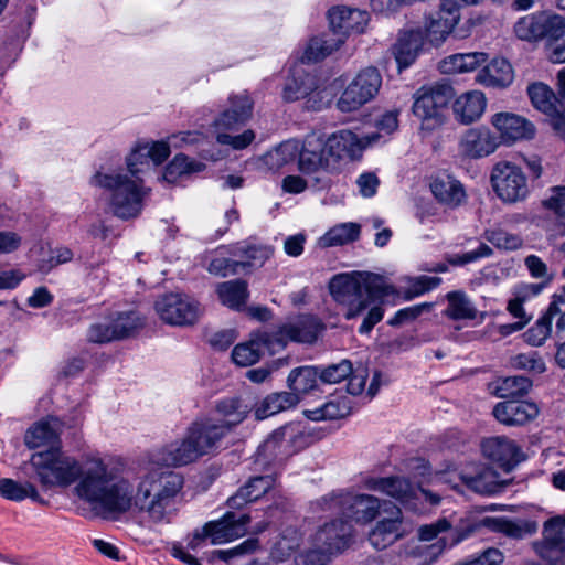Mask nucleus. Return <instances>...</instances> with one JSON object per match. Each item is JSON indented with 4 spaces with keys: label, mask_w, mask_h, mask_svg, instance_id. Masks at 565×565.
<instances>
[{
    "label": "nucleus",
    "mask_w": 565,
    "mask_h": 565,
    "mask_svg": "<svg viewBox=\"0 0 565 565\" xmlns=\"http://www.w3.org/2000/svg\"><path fill=\"white\" fill-rule=\"evenodd\" d=\"M30 463L44 487L66 488L76 482L74 493L82 500L98 505L124 509L127 484L111 483L113 471L98 457L77 460L61 449H47L31 456Z\"/></svg>",
    "instance_id": "nucleus-1"
},
{
    "label": "nucleus",
    "mask_w": 565,
    "mask_h": 565,
    "mask_svg": "<svg viewBox=\"0 0 565 565\" xmlns=\"http://www.w3.org/2000/svg\"><path fill=\"white\" fill-rule=\"evenodd\" d=\"M119 481L127 484L125 497L128 502L124 509L103 505L105 512L125 513L134 507L150 524L171 523L178 510V497L184 484L180 473L173 471L148 472L139 480L136 490L129 480L113 473L111 483Z\"/></svg>",
    "instance_id": "nucleus-2"
},
{
    "label": "nucleus",
    "mask_w": 565,
    "mask_h": 565,
    "mask_svg": "<svg viewBox=\"0 0 565 565\" xmlns=\"http://www.w3.org/2000/svg\"><path fill=\"white\" fill-rule=\"evenodd\" d=\"M90 184L104 190L109 212L122 221L137 218L151 193L142 177L129 174L122 168L97 171Z\"/></svg>",
    "instance_id": "nucleus-3"
},
{
    "label": "nucleus",
    "mask_w": 565,
    "mask_h": 565,
    "mask_svg": "<svg viewBox=\"0 0 565 565\" xmlns=\"http://www.w3.org/2000/svg\"><path fill=\"white\" fill-rule=\"evenodd\" d=\"M329 289L332 298L343 306V316L347 320L356 318L371 302L392 292V287L385 279L372 273L335 275L329 284Z\"/></svg>",
    "instance_id": "nucleus-4"
},
{
    "label": "nucleus",
    "mask_w": 565,
    "mask_h": 565,
    "mask_svg": "<svg viewBox=\"0 0 565 565\" xmlns=\"http://www.w3.org/2000/svg\"><path fill=\"white\" fill-rule=\"evenodd\" d=\"M316 509L323 512L339 514L344 520L358 523L373 521L380 511V500L370 494H354L344 491H332L317 500Z\"/></svg>",
    "instance_id": "nucleus-5"
},
{
    "label": "nucleus",
    "mask_w": 565,
    "mask_h": 565,
    "mask_svg": "<svg viewBox=\"0 0 565 565\" xmlns=\"http://www.w3.org/2000/svg\"><path fill=\"white\" fill-rule=\"evenodd\" d=\"M298 169L306 175L313 177V186L318 190L328 189L331 185V174H334L332 159L324 142L323 136L308 135L302 145H299Z\"/></svg>",
    "instance_id": "nucleus-6"
},
{
    "label": "nucleus",
    "mask_w": 565,
    "mask_h": 565,
    "mask_svg": "<svg viewBox=\"0 0 565 565\" xmlns=\"http://www.w3.org/2000/svg\"><path fill=\"white\" fill-rule=\"evenodd\" d=\"M455 93L448 84L423 86L414 95L413 114L422 121V129L434 130L444 122V110Z\"/></svg>",
    "instance_id": "nucleus-7"
},
{
    "label": "nucleus",
    "mask_w": 565,
    "mask_h": 565,
    "mask_svg": "<svg viewBox=\"0 0 565 565\" xmlns=\"http://www.w3.org/2000/svg\"><path fill=\"white\" fill-rule=\"evenodd\" d=\"M490 181L494 193L503 203L523 202L530 194L525 173L513 162H497L492 168Z\"/></svg>",
    "instance_id": "nucleus-8"
},
{
    "label": "nucleus",
    "mask_w": 565,
    "mask_h": 565,
    "mask_svg": "<svg viewBox=\"0 0 565 565\" xmlns=\"http://www.w3.org/2000/svg\"><path fill=\"white\" fill-rule=\"evenodd\" d=\"M382 87V75L374 66L361 70L347 85L337 100V108L351 113L373 100Z\"/></svg>",
    "instance_id": "nucleus-9"
},
{
    "label": "nucleus",
    "mask_w": 565,
    "mask_h": 565,
    "mask_svg": "<svg viewBox=\"0 0 565 565\" xmlns=\"http://www.w3.org/2000/svg\"><path fill=\"white\" fill-rule=\"evenodd\" d=\"M154 309L163 322L177 327L195 324L203 312L199 301L181 292L160 296L154 302Z\"/></svg>",
    "instance_id": "nucleus-10"
},
{
    "label": "nucleus",
    "mask_w": 565,
    "mask_h": 565,
    "mask_svg": "<svg viewBox=\"0 0 565 565\" xmlns=\"http://www.w3.org/2000/svg\"><path fill=\"white\" fill-rule=\"evenodd\" d=\"M140 327L135 312L118 313L114 319H107L90 326L87 338L94 343H106L132 335Z\"/></svg>",
    "instance_id": "nucleus-11"
},
{
    "label": "nucleus",
    "mask_w": 565,
    "mask_h": 565,
    "mask_svg": "<svg viewBox=\"0 0 565 565\" xmlns=\"http://www.w3.org/2000/svg\"><path fill=\"white\" fill-rule=\"evenodd\" d=\"M308 438L301 423H288L274 430L260 450L273 457L288 455L305 447Z\"/></svg>",
    "instance_id": "nucleus-12"
},
{
    "label": "nucleus",
    "mask_w": 565,
    "mask_h": 565,
    "mask_svg": "<svg viewBox=\"0 0 565 565\" xmlns=\"http://www.w3.org/2000/svg\"><path fill=\"white\" fill-rule=\"evenodd\" d=\"M249 522L248 514L228 511L220 520L207 522L201 535L211 539L213 545L223 544L245 535Z\"/></svg>",
    "instance_id": "nucleus-13"
},
{
    "label": "nucleus",
    "mask_w": 565,
    "mask_h": 565,
    "mask_svg": "<svg viewBox=\"0 0 565 565\" xmlns=\"http://www.w3.org/2000/svg\"><path fill=\"white\" fill-rule=\"evenodd\" d=\"M170 154V147L164 141L139 142L126 158L125 172L142 177L150 166L161 164Z\"/></svg>",
    "instance_id": "nucleus-14"
},
{
    "label": "nucleus",
    "mask_w": 565,
    "mask_h": 565,
    "mask_svg": "<svg viewBox=\"0 0 565 565\" xmlns=\"http://www.w3.org/2000/svg\"><path fill=\"white\" fill-rule=\"evenodd\" d=\"M459 19V6L455 0H439L438 10L430 13L426 21L428 40L435 44L443 42Z\"/></svg>",
    "instance_id": "nucleus-15"
},
{
    "label": "nucleus",
    "mask_w": 565,
    "mask_h": 565,
    "mask_svg": "<svg viewBox=\"0 0 565 565\" xmlns=\"http://www.w3.org/2000/svg\"><path fill=\"white\" fill-rule=\"evenodd\" d=\"M352 526L349 521L341 519L326 523L315 535L318 550L324 554L342 552L350 544Z\"/></svg>",
    "instance_id": "nucleus-16"
},
{
    "label": "nucleus",
    "mask_w": 565,
    "mask_h": 565,
    "mask_svg": "<svg viewBox=\"0 0 565 565\" xmlns=\"http://www.w3.org/2000/svg\"><path fill=\"white\" fill-rule=\"evenodd\" d=\"M186 434L202 457L220 447L222 439L228 435V426L213 419L198 420L191 424Z\"/></svg>",
    "instance_id": "nucleus-17"
},
{
    "label": "nucleus",
    "mask_w": 565,
    "mask_h": 565,
    "mask_svg": "<svg viewBox=\"0 0 565 565\" xmlns=\"http://www.w3.org/2000/svg\"><path fill=\"white\" fill-rule=\"evenodd\" d=\"M324 142L335 173L341 169L344 161H351L360 157L362 152V143L358 136L350 130L342 129L333 132Z\"/></svg>",
    "instance_id": "nucleus-18"
},
{
    "label": "nucleus",
    "mask_w": 565,
    "mask_h": 565,
    "mask_svg": "<svg viewBox=\"0 0 565 565\" xmlns=\"http://www.w3.org/2000/svg\"><path fill=\"white\" fill-rule=\"evenodd\" d=\"M331 32L343 40L351 33L360 34L369 22V13L359 9L335 7L328 13Z\"/></svg>",
    "instance_id": "nucleus-19"
},
{
    "label": "nucleus",
    "mask_w": 565,
    "mask_h": 565,
    "mask_svg": "<svg viewBox=\"0 0 565 565\" xmlns=\"http://www.w3.org/2000/svg\"><path fill=\"white\" fill-rule=\"evenodd\" d=\"M492 414L498 422L505 426H523L536 418L539 407L535 403L509 399L498 403Z\"/></svg>",
    "instance_id": "nucleus-20"
},
{
    "label": "nucleus",
    "mask_w": 565,
    "mask_h": 565,
    "mask_svg": "<svg viewBox=\"0 0 565 565\" xmlns=\"http://www.w3.org/2000/svg\"><path fill=\"white\" fill-rule=\"evenodd\" d=\"M498 146L497 137L486 127L468 129L459 141L460 153L472 159L490 156Z\"/></svg>",
    "instance_id": "nucleus-21"
},
{
    "label": "nucleus",
    "mask_w": 565,
    "mask_h": 565,
    "mask_svg": "<svg viewBox=\"0 0 565 565\" xmlns=\"http://www.w3.org/2000/svg\"><path fill=\"white\" fill-rule=\"evenodd\" d=\"M366 489L384 493L401 503H408L416 498L418 488L404 477H372L364 481Z\"/></svg>",
    "instance_id": "nucleus-22"
},
{
    "label": "nucleus",
    "mask_w": 565,
    "mask_h": 565,
    "mask_svg": "<svg viewBox=\"0 0 565 565\" xmlns=\"http://www.w3.org/2000/svg\"><path fill=\"white\" fill-rule=\"evenodd\" d=\"M230 106L214 121L217 132L237 129L252 116L253 100L246 93L228 98Z\"/></svg>",
    "instance_id": "nucleus-23"
},
{
    "label": "nucleus",
    "mask_w": 565,
    "mask_h": 565,
    "mask_svg": "<svg viewBox=\"0 0 565 565\" xmlns=\"http://www.w3.org/2000/svg\"><path fill=\"white\" fill-rule=\"evenodd\" d=\"M482 454L501 467H511L522 460L523 454L514 440L504 436L487 438L481 444Z\"/></svg>",
    "instance_id": "nucleus-24"
},
{
    "label": "nucleus",
    "mask_w": 565,
    "mask_h": 565,
    "mask_svg": "<svg viewBox=\"0 0 565 565\" xmlns=\"http://www.w3.org/2000/svg\"><path fill=\"white\" fill-rule=\"evenodd\" d=\"M491 122L507 141L531 139L535 135L534 125L515 114L498 113L493 115Z\"/></svg>",
    "instance_id": "nucleus-25"
},
{
    "label": "nucleus",
    "mask_w": 565,
    "mask_h": 565,
    "mask_svg": "<svg viewBox=\"0 0 565 565\" xmlns=\"http://www.w3.org/2000/svg\"><path fill=\"white\" fill-rule=\"evenodd\" d=\"M558 95L557 98L554 92L543 83H535L529 86L527 94L532 105L540 111L546 114L548 111L555 113V107L565 103V67L557 74Z\"/></svg>",
    "instance_id": "nucleus-26"
},
{
    "label": "nucleus",
    "mask_w": 565,
    "mask_h": 565,
    "mask_svg": "<svg viewBox=\"0 0 565 565\" xmlns=\"http://www.w3.org/2000/svg\"><path fill=\"white\" fill-rule=\"evenodd\" d=\"M25 445L31 448L47 446L49 449L60 448V422L56 418L41 420L31 426L24 437Z\"/></svg>",
    "instance_id": "nucleus-27"
},
{
    "label": "nucleus",
    "mask_w": 565,
    "mask_h": 565,
    "mask_svg": "<svg viewBox=\"0 0 565 565\" xmlns=\"http://www.w3.org/2000/svg\"><path fill=\"white\" fill-rule=\"evenodd\" d=\"M274 484L275 478L270 475L252 477L235 494L227 499V505L231 509L239 510L247 503L262 498Z\"/></svg>",
    "instance_id": "nucleus-28"
},
{
    "label": "nucleus",
    "mask_w": 565,
    "mask_h": 565,
    "mask_svg": "<svg viewBox=\"0 0 565 565\" xmlns=\"http://www.w3.org/2000/svg\"><path fill=\"white\" fill-rule=\"evenodd\" d=\"M159 456L158 461L168 467L185 466L201 457L188 434L182 440L162 448Z\"/></svg>",
    "instance_id": "nucleus-29"
},
{
    "label": "nucleus",
    "mask_w": 565,
    "mask_h": 565,
    "mask_svg": "<svg viewBox=\"0 0 565 565\" xmlns=\"http://www.w3.org/2000/svg\"><path fill=\"white\" fill-rule=\"evenodd\" d=\"M404 535L401 511L397 510L395 516L383 519L376 523L369 534V541L376 550H384Z\"/></svg>",
    "instance_id": "nucleus-30"
},
{
    "label": "nucleus",
    "mask_w": 565,
    "mask_h": 565,
    "mask_svg": "<svg viewBox=\"0 0 565 565\" xmlns=\"http://www.w3.org/2000/svg\"><path fill=\"white\" fill-rule=\"evenodd\" d=\"M514 77L511 64L504 58H493L476 77V81L486 87L504 88Z\"/></svg>",
    "instance_id": "nucleus-31"
},
{
    "label": "nucleus",
    "mask_w": 565,
    "mask_h": 565,
    "mask_svg": "<svg viewBox=\"0 0 565 565\" xmlns=\"http://www.w3.org/2000/svg\"><path fill=\"white\" fill-rule=\"evenodd\" d=\"M487 105L483 93L472 90L462 94L454 103L456 118L462 124H471L479 119Z\"/></svg>",
    "instance_id": "nucleus-32"
},
{
    "label": "nucleus",
    "mask_w": 565,
    "mask_h": 565,
    "mask_svg": "<svg viewBox=\"0 0 565 565\" xmlns=\"http://www.w3.org/2000/svg\"><path fill=\"white\" fill-rule=\"evenodd\" d=\"M317 88L316 79L301 67L291 68V75L286 79L282 88V98L287 103L307 97Z\"/></svg>",
    "instance_id": "nucleus-33"
},
{
    "label": "nucleus",
    "mask_w": 565,
    "mask_h": 565,
    "mask_svg": "<svg viewBox=\"0 0 565 565\" xmlns=\"http://www.w3.org/2000/svg\"><path fill=\"white\" fill-rule=\"evenodd\" d=\"M422 44V34L419 31L411 30L399 34L397 42L393 46V55L399 71L407 68L414 63Z\"/></svg>",
    "instance_id": "nucleus-34"
},
{
    "label": "nucleus",
    "mask_w": 565,
    "mask_h": 565,
    "mask_svg": "<svg viewBox=\"0 0 565 565\" xmlns=\"http://www.w3.org/2000/svg\"><path fill=\"white\" fill-rule=\"evenodd\" d=\"M434 196L443 204L456 207L466 198L461 183L450 175H438L430 183Z\"/></svg>",
    "instance_id": "nucleus-35"
},
{
    "label": "nucleus",
    "mask_w": 565,
    "mask_h": 565,
    "mask_svg": "<svg viewBox=\"0 0 565 565\" xmlns=\"http://www.w3.org/2000/svg\"><path fill=\"white\" fill-rule=\"evenodd\" d=\"M319 330L318 320L310 315L299 316L282 324V332L294 342L312 343L317 340Z\"/></svg>",
    "instance_id": "nucleus-36"
},
{
    "label": "nucleus",
    "mask_w": 565,
    "mask_h": 565,
    "mask_svg": "<svg viewBox=\"0 0 565 565\" xmlns=\"http://www.w3.org/2000/svg\"><path fill=\"white\" fill-rule=\"evenodd\" d=\"M231 255L239 259L242 270H247L262 266L273 255V249L266 245L244 241L232 247Z\"/></svg>",
    "instance_id": "nucleus-37"
},
{
    "label": "nucleus",
    "mask_w": 565,
    "mask_h": 565,
    "mask_svg": "<svg viewBox=\"0 0 565 565\" xmlns=\"http://www.w3.org/2000/svg\"><path fill=\"white\" fill-rule=\"evenodd\" d=\"M343 44V38L333 34L331 31L319 36H313L301 56L302 63L319 62Z\"/></svg>",
    "instance_id": "nucleus-38"
},
{
    "label": "nucleus",
    "mask_w": 565,
    "mask_h": 565,
    "mask_svg": "<svg viewBox=\"0 0 565 565\" xmlns=\"http://www.w3.org/2000/svg\"><path fill=\"white\" fill-rule=\"evenodd\" d=\"M299 401L296 393H271L257 404L254 414L256 419L262 420L296 406Z\"/></svg>",
    "instance_id": "nucleus-39"
},
{
    "label": "nucleus",
    "mask_w": 565,
    "mask_h": 565,
    "mask_svg": "<svg viewBox=\"0 0 565 565\" xmlns=\"http://www.w3.org/2000/svg\"><path fill=\"white\" fill-rule=\"evenodd\" d=\"M483 523L491 531L503 533L515 540L524 539L537 531L535 522L525 520L511 521L505 518H486Z\"/></svg>",
    "instance_id": "nucleus-40"
},
{
    "label": "nucleus",
    "mask_w": 565,
    "mask_h": 565,
    "mask_svg": "<svg viewBox=\"0 0 565 565\" xmlns=\"http://www.w3.org/2000/svg\"><path fill=\"white\" fill-rule=\"evenodd\" d=\"M461 480L469 489L480 494H492L498 490V475L486 466L475 467L473 472L463 471Z\"/></svg>",
    "instance_id": "nucleus-41"
},
{
    "label": "nucleus",
    "mask_w": 565,
    "mask_h": 565,
    "mask_svg": "<svg viewBox=\"0 0 565 565\" xmlns=\"http://www.w3.org/2000/svg\"><path fill=\"white\" fill-rule=\"evenodd\" d=\"M448 302L444 316L454 321L472 320L477 318L478 310L468 295L461 290L450 291L446 295Z\"/></svg>",
    "instance_id": "nucleus-42"
},
{
    "label": "nucleus",
    "mask_w": 565,
    "mask_h": 565,
    "mask_svg": "<svg viewBox=\"0 0 565 565\" xmlns=\"http://www.w3.org/2000/svg\"><path fill=\"white\" fill-rule=\"evenodd\" d=\"M487 60L482 52L457 53L445 57L439 63V70L445 74L466 73L476 70Z\"/></svg>",
    "instance_id": "nucleus-43"
},
{
    "label": "nucleus",
    "mask_w": 565,
    "mask_h": 565,
    "mask_svg": "<svg viewBox=\"0 0 565 565\" xmlns=\"http://www.w3.org/2000/svg\"><path fill=\"white\" fill-rule=\"evenodd\" d=\"M319 379V366H299L289 373L287 377V385L290 388L289 393H296L300 398V395H305L310 391L317 388Z\"/></svg>",
    "instance_id": "nucleus-44"
},
{
    "label": "nucleus",
    "mask_w": 565,
    "mask_h": 565,
    "mask_svg": "<svg viewBox=\"0 0 565 565\" xmlns=\"http://www.w3.org/2000/svg\"><path fill=\"white\" fill-rule=\"evenodd\" d=\"M0 497L17 502L30 498L32 501L40 504H46V501L39 494L32 483H20L10 478L0 479Z\"/></svg>",
    "instance_id": "nucleus-45"
},
{
    "label": "nucleus",
    "mask_w": 565,
    "mask_h": 565,
    "mask_svg": "<svg viewBox=\"0 0 565 565\" xmlns=\"http://www.w3.org/2000/svg\"><path fill=\"white\" fill-rule=\"evenodd\" d=\"M217 295L224 306L241 310L248 298L247 282L242 279L222 282L217 287Z\"/></svg>",
    "instance_id": "nucleus-46"
},
{
    "label": "nucleus",
    "mask_w": 565,
    "mask_h": 565,
    "mask_svg": "<svg viewBox=\"0 0 565 565\" xmlns=\"http://www.w3.org/2000/svg\"><path fill=\"white\" fill-rule=\"evenodd\" d=\"M532 387L530 377L523 375L507 376L497 382L493 393L505 401L516 399L526 395Z\"/></svg>",
    "instance_id": "nucleus-47"
},
{
    "label": "nucleus",
    "mask_w": 565,
    "mask_h": 565,
    "mask_svg": "<svg viewBox=\"0 0 565 565\" xmlns=\"http://www.w3.org/2000/svg\"><path fill=\"white\" fill-rule=\"evenodd\" d=\"M299 152V141L287 140L263 157L265 166L271 171H278L289 162H292Z\"/></svg>",
    "instance_id": "nucleus-48"
},
{
    "label": "nucleus",
    "mask_w": 565,
    "mask_h": 565,
    "mask_svg": "<svg viewBox=\"0 0 565 565\" xmlns=\"http://www.w3.org/2000/svg\"><path fill=\"white\" fill-rule=\"evenodd\" d=\"M216 412L224 417L217 422L220 425L228 426V434L232 429L242 423L247 416L249 409L238 397H228L217 402Z\"/></svg>",
    "instance_id": "nucleus-49"
},
{
    "label": "nucleus",
    "mask_w": 565,
    "mask_h": 565,
    "mask_svg": "<svg viewBox=\"0 0 565 565\" xmlns=\"http://www.w3.org/2000/svg\"><path fill=\"white\" fill-rule=\"evenodd\" d=\"M303 414L310 420H333L350 415L351 405L347 397H342L334 401H329L320 407L306 409Z\"/></svg>",
    "instance_id": "nucleus-50"
},
{
    "label": "nucleus",
    "mask_w": 565,
    "mask_h": 565,
    "mask_svg": "<svg viewBox=\"0 0 565 565\" xmlns=\"http://www.w3.org/2000/svg\"><path fill=\"white\" fill-rule=\"evenodd\" d=\"M558 313L557 303L552 302L547 311L524 334V340L531 345H542L552 332L553 316Z\"/></svg>",
    "instance_id": "nucleus-51"
},
{
    "label": "nucleus",
    "mask_w": 565,
    "mask_h": 565,
    "mask_svg": "<svg viewBox=\"0 0 565 565\" xmlns=\"http://www.w3.org/2000/svg\"><path fill=\"white\" fill-rule=\"evenodd\" d=\"M545 12L525 15L514 25L515 35L523 41L536 42L543 40Z\"/></svg>",
    "instance_id": "nucleus-52"
},
{
    "label": "nucleus",
    "mask_w": 565,
    "mask_h": 565,
    "mask_svg": "<svg viewBox=\"0 0 565 565\" xmlns=\"http://www.w3.org/2000/svg\"><path fill=\"white\" fill-rule=\"evenodd\" d=\"M360 225L356 223H342L330 228L321 238L323 247L340 246L359 238Z\"/></svg>",
    "instance_id": "nucleus-53"
},
{
    "label": "nucleus",
    "mask_w": 565,
    "mask_h": 565,
    "mask_svg": "<svg viewBox=\"0 0 565 565\" xmlns=\"http://www.w3.org/2000/svg\"><path fill=\"white\" fill-rule=\"evenodd\" d=\"M204 163L191 160L188 156L180 153L166 167L162 178L164 181L172 183L175 182L178 177L200 172L204 170Z\"/></svg>",
    "instance_id": "nucleus-54"
},
{
    "label": "nucleus",
    "mask_w": 565,
    "mask_h": 565,
    "mask_svg": "<svg viewBox=\"0 0 565 565\" xmlns=\"http://www.w3.org/2000/svg\"><path fill=\"white\" fill-rule=\"evenodd\" d=\"M406 282L407 286L404 287L403 296L404 299L412 300L437 288L441 284V278L420 275L407 277Z\"/></svg>",
    "instance_id": "nucleus-55"
},
{
    "label": "nucleus",
    "mask_w": 565,
    "mask_h": 565,
    "mask_svg": "<svg viewBox=\"0 0 565 565\" xmlns=\"http://www.w3.org/2000/svg\"><path fill=\"white\" fill-rule=\"evenodd\" d=\"M263 351L252 333L248 342L239 343L232 351V360L239 366H249L259 361Z\"/></svg>",
    "instance_id": "nucleus-56"
},
{
    "label": "nucleus",
    "mask_w": 565,
    "mask_h": 565,
    "mask_svg": "<svg viewBox=\"0 0 565 565\" xmlns=\"http://www.w3.org/2000/svg\"><path fill=\"white\" fill-rule=\"evenodd\" d=\"M253 334L260 350H267L271 354L282 350L289 341L287 333L282 332V326L274 332L256 331Z\"/></svg>",
    "instance_id": "nucleus-57"
},
{
    "label": "nucleus",
    "mask_w": 565,
    "mask_h": 565,
    "mask_svg": "<svg viewBox=\"0 0 565 565\" xmlns=\"http://www.w3.org/2000/svg\"><path fill=\"white\" fill-rule=\"evenodd\" d=\"M541 205L557 216L565 226V185L550 188Z\"/></svg>",
    "instance_id": "nucleus-58"
},
{
    "label": "nucleus",
    "mask_w": 565,
    "mask_h": 565,
    "mask_svg": "<svg viewBox=\"0 0 565 565\" xmlns=\"http://www.w3.org/2000/svg\"><path fill=\"white\" fill-rule=\"evenodd\" d=\"M353 373L351 361L344 359L339 363L319 367V379L326 384H337L347 380Z\"/></svg>",
    "instance_id": "nucleus-59"
},
{
    "label": "nucleus",
    "mask_w": 565,
    "mask_h": 565,
    "mask_svg": "<svg viewBox=\"0 0 565 565\" xmlns=\"http://www.w3.org/2000/svg\"><path fill=\"white\" fill-rule=\"evenodd\" d=\"M486 239L499 249L516 250L523 245L522 238L502 228L486 231Z\"/></svg>",
    "instance_id": "nucleus-60"
},
{
    "label": "nucleus",
    "mask_w": 565,
    "mask_h": 565,
    "mask_svg": "<svg viewBox=\"0 0 565 565\" xmlns=\"http://www.w3.org/2000/svg\"><path fill=\"white\" fill-rule=\"evenodd\" d=\"M543 40L548 44L559 42L565 38V18L556 13L545 12L544 17V30Z\"/></svg>",
    "instance_id": "nucleus-61"
},
{
    "label": "nucleus",
    "mask_w": 565,
    "mask_h": 565,
    "mask_svg": "<svg viewBox=\"0 0 565 565\" xmlns=\"http://www.w3.org/2000/svg\"><path fill=\"white\" fill-rule=\"evenodd\" d=\"M541 558L552 565H565V543L543 540L534 545Z\"/></svg>",
    "instance_id": "nucleus-62"
},
{
    "label": "nucleus",
    "mask_w": 565,
    "mask_h": 565,
    "mask_svg": "<svg viewBox=\"0 0 565 565\" xmlns=\"http://www.w3.org/2000/svg\"><path fill=\"white\" fill-rule=\"evenodd\" d=\"M524 265L532 278L541 279V281L546 284H551L554 279V273L551 271L547 265L536 255L526 256L524 258Z\"/></svg>",
    "instance_id": "nucleus-63"
},
{
    "label": "nucleus",
    "mask_w": 565,
    "mask_h": 565,
    "mask_svg": "<svg viewBox=\"0 0 565 565\" xmlns=\"http://www.w3.org/2000/svg\"><path fill=\"white\" fill-rule=\"evenodd\" d=\"M207 270L213 275L226 277L228 275L238 274L239 271H242V267L239 264V259L235 257H217L211 260Z\"/></svg>",
    "instance_id": "nucleus-64"
}]
</instances>
